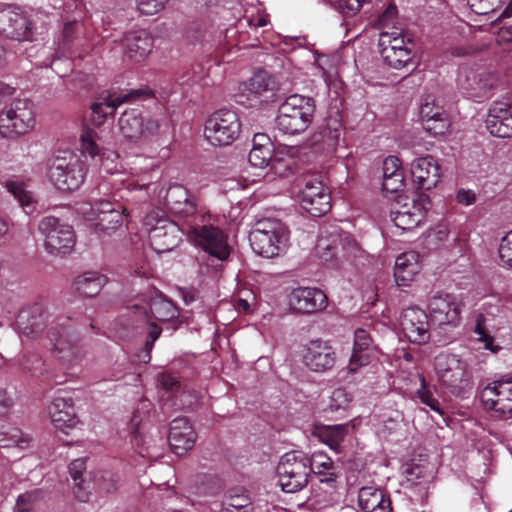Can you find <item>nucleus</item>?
I'll return each mask as SVG.
<instances>
[{
  "label": "nucleus",
  "mask_w": 512,
  "mask_h": 512,
  "mask_svg": "<svg viewBox=\"0 0 512 512\" xmlns=\"http://www.w3.org/2000/svg\"><path fill=\"white\" fill-rule=\"evenodd\" d=\"M316 251L324 263L336 269L353 267L364 257L363 249L346 232H333L321 236L318 239Z\"/></svg>",
  "instance_id": "nucleus-1"
},
{
  "label": "nucleus",
  "mask_w": 512,
  "mask_h": 512,
  "mask_svg": "<svg viewBox=\"0 0 512 512\" xmlns=\"http://www.w3.org/2000/svg\"><path fill=\"white\" fill-rule=\"evenodd\" d=\"M86 161L82 155L63 151L49 159L47 177L59 191L72 192L81 187L87 175Z\"/></svg>",
  "instance_id": "nucleus-2"
},
{
  "label": "nucleus",
  "mask_w": 512,
  "mask_h": 512,
  "mask_svg": "<svg viewBox=\"0 0 512 512\" xmlns=\"http://www.w3.org/2000/svg\"><path fill=\"white\" fill-rule=\"evenodd\" d=\"M315 113L314 99L300 94L285 98L275 117V129L283 134L295 135L304 132Z\"/></svg>",
  "instance_id": "nucleus-3"
},
{
  "label": "nucleus",
  "mask_w": 512,
  "mask_h": 512,
  "mask_svg": "<svg viewBox=\"0 0 512 512\" xmlns=\"http://www.w3.org/2000/svg\"><path fill=\"white\" fill-rule=\"evenodd\" d=\"M249 241L255 253L266 258H273L287 249L289 231L279 219L262 218L256 221L249 234Z\"/></svg>",
  "instance_id": "nucleus-4"
},
{
  "label": "nucleus",
  "mask_w": 512,
  "mask_h": 512,
  "mask_svg": "<svg viewBox=\"0 0 512 512\" xmlns=\"http://www.w3.org/2000/svg\"><path fill=\"white\" fill-rule=\"evenodd\" d=\"M379 47L384 62L396 70L407 67L415 57L414 43L402 30L380 32Z\"/></svg>",
  "instance_id": "nucleus-5"
},
{
  "label": "nucleus",
  "mask_w": 512,
  "mask_h": 512,
  "mask_svg": "<svg viewBox=\"0 0 512 512\" xmlns=\"http://www.w3.org/2000/svg\"><path fill=\"white\" fill-rule=\"evenodd\" d=\"M33 104L28 99H15L0 112V133L4 137L24 135L35 127Z\"/></svg>",
  "instance_id": "nucleus-6"
},
{
  "label": "nucleus",
  "mask_w": 512,
  "mask_h": 512,
  "mask_svg": "<svg viewBox=\"0 0 512 512\" xmlns=\"http://www.w3.org/2000/svg\"><path fill=\"white\" fill-rule=\"evenodd\" d=\"M276 472L279 485L284 492H297L308 483L309 459L302 453H286L281 457Z\"/></svg>",
  "instance_id": "nucleus-7"
},
{
  "label": "nucleus",
  "mask_w": 512,
  "mask_h": 512,
  "mask_svg": "<svg viewBox=\"0 0 512 512\" xmlns=\"http://www.w3.org/2000/svg\"><path fill=\"white\" fill-rule=\"evenodd\" d=\"M152 97L153 92L147 87L131 90L128 93L104 91L96 97L91 105L90 121L93 125L101 126L108 117L114 115L116 109L123 103Z\"/></svg>",
  "instance_id": "nucleus-8"
},
{
  "label": "nucleus",
  "mask_w": 512,
  "mask_h": 512,
  "mask_svg": "<svg viewBox=\"0 0 512 512\" xmlns=\"http://www.w3.org/2000/svg\"><path fill=\"white\" fill-rule=\"evenodd\" d=\"M144 225L149 234L151 246L157 253L171 251L181 241L182 231L179 226L160 215L158 211L147 215Z\"/></svg>",
  "instance_id": "nucleus-9"
},
{
  "label": "nucleus",
  "mask_w": 512,
  "mask_h": 512,
  "mask_svg": "<svg viewBox=\"0 0 512 512\" xmlns=\"http://www.w3.org/2000/svg\"><path fill=\"white\" fill-rule=\"evenodd\" d=\"M240 127L236 112L222 109L214 112L206 120L204 136L213 146H227L238 138Z\"/></svg>",
  "instance_id": "nucleus-10"
},
{
  "label": "nucleus",
  "mask_w": 512,
  "mask_h": 512,
  "mask_svg": "<svg viewBox=\"0 0 512 512\" xmlns=\"http://www.w3.org/2000/svg\"><path fill=\"white\" fill-rule=\"evenodd\" d=\"M38 228L44 236V247L48 253L62 255L72 251L76 238L71 225L59 218L46 216L41 219Z\"/></svg>",
  "instance_id": "nucleus-11"
},
{
  "label": "nucleus",
  "mask_w": 512,
  "mask_h": 512,
  "mask_svg": "<svg viewBox=\"0 0 512 512\" xmlns=\"http://www.w3.org/2000/svg\"><path fill=\"white\" fill-rule=\"evenodd\" d=\"M187 234L189 240L209 256L219 261H226L229 258L231 247L228 243V236L218 226H193Z\"/></svg>",
  "instance_id": "nucleus-12"
},
{
  "label": "nucleus",
  "mask_w": 512,
  "mask_h": 512,
  "mask_svg": "<svg viewBox=\"0 0 512 512\" xmlns=\"http://www.w3.org/2000/svg\"><path fill=\"white\" fill-rule=\"evenodd\" d=\"M434 370L439 381L453 390L469 384L471 375L468 366L455 354L439 353L434 359Z\"/></svg>",
  "instance_id": "nucleus-13"
},
{
  "label": "nucleus",
  "mask_w": 512,
  "mask_h": 512,
  "mask_svg": "<svg viewBox=\"0 0 512 512\" xmlns=\"http://www.w3.org/2000/svg\"><path fill=\"white\" fill-rule=\"evenodd\" d=\"M485 409L492 410L499 418L512 417V380H497L487 384L480 392Z\"/></svg>",
  "instance_id": "nucleus-14"
},
{
  "label": "nucleus",
  "mask_w": 512,
  "mask_h": 512,
  "mask_svg": "<svg viewBox=\"0 0 512 512\" xmlns=\"http://www.w3.org/2000/svg\"><path fill=\"white\" fill-rule=\"evenodd\" d=\"M121 134L132 141L155 135L159 130L158 120L148 114H142L137 109L125 110L118 120Z\"/></svg>",
  "instance_id": "nucleus-15"
},
{
  "label": "nucleus",
  "mask_w": 512,
  "mask_h": 512,
  "mask_svg": "<svg viewBox=\"0 0 512 512\" xmlns=\"http://www.w3.org/2000/svg\"><path fill=\"white\" fill-rule=\"evenodd\" d=\"M429 206L430 200L428 196L420 194L411 202H406L398 208L391 210V221L401 231L413 230L424 221Z\"/></svg>",
  "instance_id": "nucleus-16"
},
{
  "label": "nucleus",
  "mask_w": 512,
  "mask_h": 512,
  "mask_svg": "<svg viewBox=\"0 0 512 512\" xmlns=\"http://www.w3.org/2000/svg\"><path fill=\"white\" fill-rule=\"evenodd\" d=\"M0 34L17 41L32 39V23L20 8L6 6L0 8Z\"/></svg>",
  "instance_id": "nucleus-17"
},
{
  "label": "nucleus",
  "mask_w": 512,
  "mask_h": 512,
  "mask_svg": "<svg viewBox=\"0 0 512 512\" xmlns=\"http://www.w3.org/2000/svg\"><path fill=\"white\" fill-rule=\"evenodd\" d=\"M301 207L311 216L320 217L331 207L330 193L318 179H309L298 192Z\"/></svg>",
  "instance_id": "nucleus-18"
},
{
  "label": "nucleus",
  "mask_w": 512,
  "mask_h": 512,
  "mask_svg": "<svg viewBox=\"0 0 512 512\" xmlns=\"http://www.w3.org/2000/svg\"><path fill=\"white\" fill-rule=\"evenodd\" d=\"M431 321L442 326H457L461 320V303L452 294L440 293L428 303Z\"/></svg>",
  "instance_id": "nucleus-19"
},
{
  "label": "nucleus",
  "mask_w": 512,
  "mask_h": 512,
  "mask_svg": "<svg viewBox=\"0 0 512 512\" xmlns=\"http://www.w3.org/2000/svg\"><path fill=\"white\" fill-rule=\"evenodd\" d=\"M403 335L411 342L425 344L430 339L429 322L426 312L418 307H408L400 316Z\"/></svg>",
  "instance_id": "nucleus-20"
},
{
  "label": "nucleus",
  "mask_w": 512,
  "mask_h": 512,
  "mask_svg": "<svg viewBox=\"0 0 512 512\" xmlns=\"http://www.w3.org/2000/svg\"><path fill=\"white\" fill-rule=\"evenodd\" d=\"M290 308L302 314H312L324 310L328 299L325 293L315 287H298L289 294Z\"/></svg>",
  "instance_id": "nucleus-21"
},
{
  "label": "nucleus",
  "mask_w": 512,
  "mask_h": 512,
  "mask_svg": "<svg viewBox=\"0 0 512 512\" xmlns=\"http://www.w3.org/2000/svg\"><path fill=\"white\" fill-rule=\"evenodd\" d=\"M336 353L327 341L312 340L303 352L304 365L313 372H325L334 367Z\"/></svg>",
  "instance_id": "nucleus-22"
},
{
  "label": "nucleus",
  "mask_w": 512,
  "mask_h": 512,
  "mask_svg": "<svg viewBox=\"0 0 512 512\" xmlns=\"http://www.w3.org/2000/svg\"><path fill=\"white\" fill-rule=\"evenodd\" d=\"M377 356L378 350L373 344L370 334L365 329H356L347 371L349 373H356L360 368L369 365Z\"/></svg>",
  "instance_id": "nucleus-23"
},
{
  "label": "nucleus",
  "mask_w": 512,
  "mask_h": 512,
  "mask_svg": "<svg viewBox=\"0 0 512 512\" xmlns=\"http://www.w3.org/2000/svg\"><path fill=\"white\" fill-rule=\"evenodd\" d=\"M485 123L492 136L512 137V108L507 103H493L488 110Z\"/></svg>",
  "instance_id": "nucleus-24"
},
{
  "label": "nucleus",
  "mask_w": 512,
  "mask_h": 512,
  "mask_svg": "<svg viewBox=\"0 0 512 512\" xmlns=\"http://www.w3.org/2000/svg\"><path fill=\"white\" fill-rule=\"evenodd\" d=\"M48 415L53 426L64 433L78 423L71 398L55 397L48 406Z\"/></svg>",
  "instance_id": "nucleus-25"
},
{
  "label": "nucleus",
  "mask_w": 512,
  "mask_h": 512,
  "mask_svg": "<svg viewBox=\"0 0 512 512\" xmlns=\"http://www.w3.org/2000/svg\"><path fill=\"white\" fill-rule=\"evenodd\" d=\"M169 444L177 455L191 450L196 441V433L186 418H176L170 424Z\"/></svg>",
  "instance_id": "nucleus-26"
},
{
  "label": "nucleus",
  "mask_w": 512,
  "mask_h": 512,
  "mask_svg": "<svg viewBox=\"0 0 512 512\" xmlns=\"http://www.w3.org/2000/svg\"><path fill=\"white\" fill-rule=\"evenodd\" d=\"M411 174L421 189L429 190L440 180V167L433 157H420L411 163Z\"/></svg>",
  "instance_id": "nucleus-27"
},
{
  "label": "nucleus",
  "mask_w": 512,
  "mask_h": 512,
  "mask_svg": "<svg viewBox=\"0 0 512 512\" xmlns=\"http://www.w3.org/2000/svg\"><path fill=\"white\" fill-rule=\"evenodd\" d=\"M165 199L171 213L180 218L190 217L196 212V199L183 186L170 187Z\"/></svg>",
  "instance_id": "nucleus-28"
},
{
  "label": "nucleus",
  "mask_w": 512,
  "mask_h": 512,
  "mask_svg": "<svg viewBox=\"0 0 512 512\" xmlns=\"http://www.w3.org/2000/svg\"><path fill=\"white\" fill-rule=\"evenodd\" d=\"M421 270L420 255L415 251L404 252L396 258L394 278L398 286H408Z\"/></svg>",
  "instance_id": "nucleus-29"
},
{
  "label": "nucleus",
  "mask_w": 512,
  "mask_h": 512,
  "mask_svg": "<svg viewBox=\"0 0 512 512\" xmlns=\"http://www.w3.org/2000/svg\"><path fill=\"white\" fill-rule=\"evenodd\" d=\"M358 507L362 512H392L389 496L374 486L359 489Z\"/></svg>",
  "instance_id": "nucleus-30"
},
{
  "label": "nucleus",
  "mask_w": 512,
  "mask_h": 512,
  "mask_svg": "<svg viewBox=\"0 0 512 512\" xmlns=\"http://www.w3.org/2000/svg\"><path fill=\"white\" fill-rule=\"evenodd\" d=\"M125 54L134 61L144 60L152 50V38L145 30L131 31L124 36Z\"/></svg>",
  "instance_id": "nucleus-31"
},
{
  "label": "nucleus",
  "mask_w": 512,
  "mask_h": 512,
  "mask_svg": "<svg viewBox=\"0 0 512 512\" xmlns=\"http://www.w3.org/2000/svg\"><path fill=\"white\" fill-rule=\"evenodd\" d=\"M273 89V78L264 70L256 71L248 80L241 82L238 87L239 92L247 98L260 97Z\"/></svg>",
  "instance_id": "nucleus-32"
},
{
  "label": "nucleus",
  "mask_w": 512,
  "mask_h": 512,
  "mask_svg": "<svg viewBox=\"0 0 512 512\" xmlns=\"http://www.w3.org/2000/svg\"><path fill=\"white\" fill-rule=\"evenodd\" d=\"M45 326V318L39 305L22 310L17 318V327L28 337L38 334Z\"/></svg>",
  "instance_id": "nucleus-33"
},
{
  "label": "nucleus",
  "mask_w": 512,
  "mask_h": 512,
  "mask_svg": "<svg viewBox=\"0 0 512 512\" xmlns=\"http://www.w3.org/2000/svg\"><path fill=\"white\" fill-rule=\"evenodd\" d=\"M351 427L349 423L323 425L316 428L315 435L320 442L327 445L331 450L339 453L341 451V443L344 441Z\"/></svg>",
  "instance_id": "nucleus-34"
},
{
  "label": "nucleus",
  "mask_w": 512,
  "mask_h": 512,
  "mask_svg": "<svg viewBox=\"0 0 512 512\" xmlns=\"http://www.w3.org/2000/svg\"><path fill=\"white\" fill-rule=\"evenodd\" d=\"M252 149L248 160L255 167H265L273 156V144L270 138L264 133H257L253 137Z\"/></svg>",
  "instance_id": "nucleus-35"
},
{
  "label": "nucleus",
  "mask_w": 512,
  "mask_h": 512,
  "mask_svg": "<svg viewBox=\"0 0 512 512\" xmlns=\"http://www.w3.org/2000/svg\"><path fill=\"white\" fill-rule=\"evenodd\" d=\"M54 349L59 358L70 365L76 364L84 357V351L79 342L68 334L61 335L54 343Z\"/></svg>",
  "instance_id": "nucleus-36"
},
{
  "label": "nucleus",
  "mask_w": 512,
  "mask_h": 512,
  "mask_svg": "<svg viewBox=\"0 0 512 512\" xmlns=\"http://www.w3.org/2000/svg\"><path fill=\"white\" fill-rule=\"evenodd\" d=\"M493 83V78L486 74L479 77L473 75L471 78L467 79V85H461L467 97L476 101H482L489 97Z\"/></svg>",
  "instance_id": "nucleus-37"
},
{
  "label": "nucleus",
  "mask_w": 512,
  "mask_h": 512,
  "mask_svg": "<svg viewBox=\"0 0 512 512\" xmlns=\"http://www.w3.org/2000/svg\"><path fill=\"white\" fill-rule=\"evenodd\" d=\"M106 278L98 272H86L79 275L74 282L75 289L85 297H93L100 293Z\"/></svg>",
  "instance_id": "nucleus-38"
},
{
  "label": "nucleus",
  "mask_w": 512,
  "mask_h": 512,
  "mask_svg": "<svg viewBox=\"0 0 512 512\" xmlns=\"http://www.w3.org/2000/svg\"><path fill=\"white\" fill-rule=\"evenodd\" d=\"M80 152L82 155H88L91 158L99 157L102 161L105 155V149L101 146V137L93 129L85 128L80 134Z\"/></svg>",
  "instance_id": "nucleus-39"
},
{
  "label": "nucleus",
  "mask_w": 512,
  "mask_h": 512,
  "mask_svg": "<svg viewBox=\"0 0 512 512\" xmlns=\"http://www.w3.org/2000/svg\"><path fill=\"white\" fill-rule=\"evenodd\" d=\"M149 310L151 316L159 321H170L178 315L174 304L162 295H157L152 299Z\"/></svg>",
  "instance_id": "nucleus-40"
},
{
  "label": "nucleus",
  "mask_w": 512,
  "mask_h": 512,
  "mask_svg": "<svg viewBox=\"0 0 512 512\" xmlns=\"http://www.w3.org/2000/svg\"><path fill=\"white\" fill-rule=\"evenodd\" d=\"M308 459L310 473L314 472L316 474H328L329 477L321 481L327 483L334 481L335 474L332 472L334 463L327 454L316 451L311 455V457H308Z\"/></svg>",
  "instance_id": "nucleus-41"
},
{
  "label": "nucleus",
  "mask_w": 512,
  "mask_h": 512,
  "mask_svg": "<svg viewBox=\"0 0 512 512\" xmlns=\"http://www.w3.org/2000/svg\"><path fill=\"white\" fill-rule=\"evenodd\" d=\"M221 512H254V508L246 494H229L223 501Z\"/></svg>",
  "instance_id": "nucleus-42"
},
{
  "label": "nucleus",
  "mask_w": 512,
  "mask_h": 512,
  "mask_svg": "<svg viewBox=\"0 0 512 512\" xmlns=\"http://www.w3.org/2000/svg\"><path fill=\"white\" fill-rule=\"evenodd\" d=\"M6 189L23 207L32 205L35 202L34 193L21 181H7Z\"/></svg>",
  "instance_id": "nucleus-43"
},
{
  "label": "nucleus",
  "mask_w": 512,
  "mask_h": 512,
  "mask_svg": "<svg viewBox=\"0 0 512 512\" xmlns=\"http://www.w3.org/2000/svg\"><path fill=\"white\" fill-rule=\"evenodd\" d=\"M474 333L477 335V341L483 344L484 349L492 353H498L501 350V346L495 343L494 337L488 332L484 316L480 315L477 318Z\"/></svg>",
  "instance_id": "nucleus-44"
},
{
  "label": "nucleus",
  "mask_w": 512,
  "mask_h": 512,
  "mask_svg": "<svg viewBox=\"0 0 512 512\" xmlns=\"http://www.w3.org/2000/svg\"><path fill=\"white\" fill-rule=\"evenodd\" d=\"M352 396L344 388H337L333 390L330 396L327 411L334 413L345 411L350 407Z\"/></svg>",
  "instance_id": "nucleus-45"
},
{
  "label": "nucleus",
  "mask_w": 512,
  "mask_h": 512,
  "mask_svg": "<svg viewBox=\"0 0 512 512\" xmlns=\"http://www.w3.org/2000/svg\"><path fill=\"white\" fill-rule=\"evenodd\" d=\"M126 212V209H122V211L118 210L110 215L105 217H101L99 221H97V230L99 232H104L109 234L110 232L116 230L122 225L123 216Z\"/></svg>",
  "instance_id": "nucleus-46"
},
{
  "label": "nucleus",
  "mask_w": 512,
  "mask_h": 512,
  "mask_svg": "<svg viewBox=\"0 0 512 512\" xmlns=\"http://www.w3.org/2000/svg\"><path fill=\"white\" fill-rule=\"evenodd\" d=\"M423 128L434 136L444 135L449 131L450 121L443 110L439 117H434L432 120L429 119Z\"/></svg>",
  "instance_id": "nucleus-47"
},
{
  "label": "nucleus",
  "mask_w": 512,
  "mask_h": 512,
  "mask_svg": "<svg viewBox=\"0 0 512 512\" xmlns=\"http://www.w3.org/2000/svg\"><path fill=\"white\" fill-rule=\"evenodd\" d=\"M371 0H335L334 7L345 17L355 16Z\"/></svg>",
  "instance_id": "nucleus-48"
},
{
  "label": "nucleus",
  "mask_w": 512,
  "mask_h": 512,
  "mask_svg": "<svg viewBox=\"0 0 512 512\" xmlns=\"http://www.w3.org/2000/svg\"><path fill=\"white\" fill-rule=\"evenodd\" d=\"M442 111V107L437 106L431 96H427L422 99L419 113L423 125L428 123L429 119L432 120L434 117H439Z\"/></svg>",
  "instance_id": "nucleus-49"
},
{
  "label": "nucleus",
  "mask_w": 512,
  "mask_h": 512,
  "mask_svg": "<svg viewBox=\"0 0 512 512\" xmlns=\"http://www.w3.org/2000/svg\"><path fill=\"white\" fill-rule=\"evenodd\" d=\"M118 210L119 209H117L115 207V204L112 203L110 200L100 199L92 205L91 213L88 215V219L99 221L101 217L110 215L111 213Z\"/></svg>",
  "instance_id": "nucleus-50"
},
{
  "label": "nucleus",
  "mask_w": 512,
  "mask_h": 512,
  "mask_svg": "<svg viewBox=\"0 0 512 512\" xmlns=\"http://www.w3.org/2000/svg\"><path fill=\"white\" fill-rule=\"evenodd\" d=\"M29 445V440L23 437V434L17 430L13 429L9 434L7 439L0 437V446L3 448H20L26 449Z\"/></svg>",
  "instance_id": "nucleus-51"
},
{
  "label": "nucleus",
  "mask_w": 512,
  "mask_h": 512,
  "mask_svg": "<svg viewBox=\"0 0 512 512\" xmlns=\"http://www.w3.org/2000/svg\"><path fill=\"white\" fill-rule=\"evenodd\" d=\"M420 383H421V386L417 390V396L419 397L421 402L423 404L427 405L428 407H430V409H432L433 411H435L439 414H442L440 403L437 399H435L433 397L431 392L429 390H427L426 380L423 376H420Z\"/></svg>",
  "instance_id": "nucleus-52"
},
{
  "label": "nucleus",
  "mask_w": 512,
  "mask_h": 512,
  "mask_svg": "<svg viewBox=\"0 0 512 512\" xmlns=\"http://www.w3.org/2000/svg\"><path fill=\"white\" fill-rule=\"evenodd\" d=\"M396 16L397 7L395 5H389L378 19V24L381 29V32H385V30H402L401 28L395 26Z\"/></svg>",
  "instance_id": "nucleus-53"
},
{
  "label": "nucleus",
  "mask_w": 512,
  "mask_h": 512,
  "mask_svg": "<svg viewBox=\"0 0 512 512\" xmlns=\"http://www.w3.org/2000/svg\"><path fill=\"white\" fill-rule=\"evenodd\" d=\"M498 252L503 264L512 268V230L501 239Z\"/></svg>",
  "instance_id": "nucleus-54"
},
{
  "label": "nucleus",
  "mask_w": 512,
  "mask_h": 512,
  "mask_svg": "<svg viewBox=\"0 0 512 512\" xmlns=\"http://www.w3.org/2000/svg\"><path fill=\"white\" fill-rule=\"evenodd\" d=\"M167 0H138V9L142 14L154 15L159 12Z\"/></svg>",
  "instance_id": "nucleus-55"
},
{
  "label": "nucleus",
  "mask_w": 512,
  "mask_h": 512,
  "mask_svg": "<svg viewBox=\"0 0 512 512\" xmlns=\"http://www.w3.org/2000/svg\"><path fill=\"white\" fill-rule=\"evenodd\" d=\"M404 185V175L403 173H396L393 176L383 177L382 188L383 190L395 193L399 191Z\"/></svg>",
  "instance_id": "nucleus-56"
},
{
  "label": "nucleus",
  "mask_w": 512,
  "mask_h": 512,
  "mask_svg": "<svg viewBox=\"0 0 512 512\" xmlns=\"http://www.w3.org/2000/svg\"><path fill=\"white\" fill-rule=\"evenodd\" d=\"M84 470H85V460L84 459H75L69 465L70 475L79 490L82 489L83 481L81 480V475Z\"/></svg>",
  "instance_id": "nucleus-57"
},
{
  "label": "nucleus",
  "mask_w": 512,
  "mask_h": 512,
  "mask_svg": "<svg viewBox=\"0 0 512 512\" xmlns=\"http://www.w3.org/2000/svg\"><path fill=\"white\" fill-rule=\"evenodd\" d=\"M396 173H403L401 162L396 156H388L383 161V177L393 176Z\"/></svg>",
  "instance_id": "nucleus-58"
},
{
  "label": "nucleus",
  "mask_w": 512,
  "mask_h": 512,
  "mask_svg": "<svg viewBox=\"0 0 512 512\" xmlns=\"http://www.w3.org/2000/svg\"><path fill=\"white\" fill-rule=\"evenodd\" d=\"M160 334H161V328H159L156 324L152 323L150 325V330H149L150 340L147 341L145 344L146 353H145L144 357L142 358L143 362L147 363L150 360V352L153 348L154 342L158 339Z\"/></svg>",
  "instance_id": "nucleus-59"
},
{
  "label": "nucleus",
  "mask_w": 512,
  "mask_h": 512,
  "mask_svg": "<svg viewBox=\"0 0 512 512\" xmlns=\"http://www.w3.org/2000/svg\"><path fill=\"white\" fill-rule=\"evenodd\" d=\"M456 200L460 204L469 206L475 203L476 195L474 191L470 189H460L456 194Z\"/></svg>",
  "instance_id": "nucleus-60"
},
{
  "label": "nucleus",
  "mask_w": 512,
  "mask_h": 512,
  "mask_svg": "<svg viewBox=\"0 0 512 512\" xmlns=\"http://www.w3.org/2000/svg\"><path fill=\"white\" fill-rule=\"evenodd\" d=\"M467 3L479 14H487L494 10L485 4V0H467Z\"/></svg>",
  "instance_id": "nucleus-61"
},
{
  "label": "nucleus",
  "mask_w": 512,
  "mask_h": 512,
  "mask_svg": "<svg viewBox=\"0 0 512 512\" xmlns=\"http://www.w3.org/2000/svg\"><path fill=\"white\" fill-rule=\"evenodd\" d=\"M38 496H39L38 491L27 492V493L19 495L17 502L20 505H25V506L29 507V505L31 503H33L34 501H36L38 499Z\"/></svg>",
  "instance_id": "nucleus-62"
},
{
  "label": "nucleus",
  "mask_w": 512,
  "mask_h": 512,
  "mask_svg": "<svg viewBox=\"0 0 512 512\" xmlns=\"http://www.w3.org/2000/svg\"><path fill=\"white\" fill-rule=\"evenodd\" d=\"M14 93V87L0 81V105L5 103Z\"/></svg>",
  "instance_id": "nucleus-63"
},
{
  "label": "nucleus",
  "mask_w": 512,
  "mask_h": 512,
  "mask_svg": "<svg viewBox=\"0 0 512 512\" xmlns=\"http://www.w3.org/2000/svg\"><path fill=\"white\" fill-rule=\"evenodd\" d=\"M13 401L11 397H8L5 393L0 392V414L5 415L10 407L12 406Z\"/></svg>",
  "instance_id": "nucleus-64"
}]
</instances>
